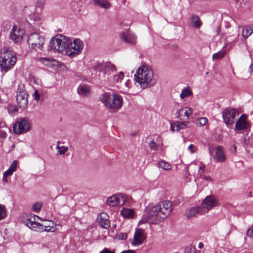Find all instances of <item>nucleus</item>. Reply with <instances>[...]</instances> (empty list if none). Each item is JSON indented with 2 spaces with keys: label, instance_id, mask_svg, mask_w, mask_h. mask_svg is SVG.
Wrapping results in <instances>:
<instances>
[{
  "label": "nucleus",
  "instance_id": "obj_25",
  "mask_svg": "<svg viewBox=\"0 0 253 253\" xmlns=\"http://www.w3.org/2000/svg\"><path fill=\"white\" fill-rule=\"evenodd\" d=\"M109 78L116 83H119L122 82L124 78V74L123 72H120L118 74H110Z\"/></svg>",
  "mask_w": 253,
  "mask_h": 253
},
{
  "label": "nucleus",
  "instance_id": "obj_10",
  "mask_svg": "<svg viewBox=\"0 0 253 253\" xmlns=\"http://www.w3.org/2000/svg\"><path fill=\"white\" fill-rule=\"evenodd\" d=\"M126 201L125 195L123 193L115 194L109 197L106 201L107 204L112 207L123 205Z\"/></svg>",
  "mask_w": 253,
  "mask_h": 253
},
{
  "label": "nucleus",
  "instance_id": "obj_8",
  "mask_svg": "<svg viewBox=\"0 0 253 253\" xmlns=\"http://www.w3.org/2000/svg\"><path fill=\"white\" fill-rule=\"evenodd\" d=\"M16 101L19 106L22 109H25L28 105V94L23 86H19L16 95Z\"/></svg>",
  "mask_w": 253,
  "mask_h": 253
},
{
  "label": "nucleus",
  "instance_id": "obj_4",
  "mask_svg": "<svg viewBox=\"0 0 253 253\" xmlns=\"http://www.w3.org/2000/svg\"><path fill=\"white\" fill-rule=\"evenodd\" d=\"M14 52L9 48L4 47L0 52V67L1 70L6 73L16 62Z\"/></svg>",
  "mask_w": 253,
  "mask_h": 253
},
{
  "label": "nucleus",
  "instance_id": "obj_17",
  "mask_svg": "<svg viewBox=\"0 0 253 253\" xmlns=\"http://www.w3.org/2000/svg\"><path fill=\"white\" fill-rule=\"evenodd\" d=\"M249 126V124L247 122L246 116L245 114H243L236 123L235 127L237 129L241 130L247 129Z\"/></svg>",
  "mask_w": 253,
  "mask_h": 253
},
{
  "label": "nucleus",
  "instance_id": "obj_40",
  "mask_svg": "<svg viewBox=\"0 0 253 253\" xmlns=\"http://www.w3.org/2000/svg\"><path fill=\"white\" fill-rule=\"evenodd\" d=\"M57 149H58V153L60 155H63L67 152L68 150V148L65 146L60 147L59 145L57 146Z\"/></svg>",
  "mask_w": 253,
  "mask_h": 253
},
{
  "label": "nucleus",
  "instance_id": "obj_38",
  "mask_svg": "<svg viewBox=\"0 0 253 253\" xmlns=\"http://www.w3.org/2000/svg\"><path fill=\"white\" fill-rule=\"evenodd\" d=\"M99 253H114V252L110 251L108 249H105L101 251ZM121 253H135V251L133 250H127L124 251Z\"/></svg>",
  "mask_w": 253,
  "mask_h": 253
},
{
  "label": "nucleus",
  "instance_id": "obj_43",
  "mask_svg": "<svg viewBox=\"0 0 253 253\" xmlns=\"http://www.w3.org/2000/svg\"><path fill=\"white\" fill-rule=\"evenodd\" d=\"M207 122L208 119L206 117H202L198 120V124L200 126H205Z\"/></svg>",
  "mask_w": 253,
  "mask_h": 253
},
{
  "label": "nucleus",
  "instance_id": "obj_48",
  "mask_svg": "<svg viewBox=\"0 0 253 253\" xmlns=\"http://www.w3.org/2000/svg\"><path fill=\"white\" fill-rule=\"evenodd\" d=\"M188 149L190 151L191 153H193L195 152L196 146H195L193 144H190L188 147Z\"/></svg>",
  "mask_w": 253,
  "mask_h": 253
},
{
  "label": "nucleus",
  "instance_id": "obj_39",
  "mask_svg": "<svg viewBox=\"0 0 253 253\" xmlns=\"http://www.w3.org/2000/svg\"><path fill=\"white\" fill-rule=\"evenodd\" d=\"M184 253H196V248L194 246H189L185 248Z\"/></svg>",
  "mask_w": 253,
  "mask_h": 253
},
{
  "label": "nucleus",
  "instance_id": "obj_20",
  "mask_svg": "<svg viewBox=\"0 0 253 253\" xmlns=\"http://www.w3.org/2000/svg\"><path fill=\"white\" fill-rule=\"evenodd\" d=\"M41 230L46 232H53L55 230L54 223L51 221L46 220L42 224Z\"/></svg>",
  "mask_w": 253,
  "mask_h": 253
},
{
  "label": "nucleus",
  "instance_id": "obj_42",
  "mask_svg": "<svg viewBox=\"0 0 253 253\" xmlns=\"http://www.w3.org/2000/svg\"><path fill=\"white\" fill-rule=\"evenodd\" d=\"M248 2V0H236V4L241 7L245 6Z\"/></svg>",
  "mask_w": 253,
  "mask_h": 253
},
{
  "label": "nucleus",
  "instance_id": "obj_1",
  "mask_svg": "<svg viewBox=\"0 0 253 253\" xmlns=\"http://www.w3.org/2000/svg\"><path fill=\"white\" fill-rule=\"evenodd\" d=\"M172 211V204L165 201L153 207L147 208L143 214V219L150 224H156L163 221Z\"/></svg>",
  "mask_w": 253,
  "mask_h": 253
},
{
  "label": "nucleus",
  "instance_id": "obj_47",
  "mask_svg": "<svg viewBox=\"0 0 253 253\" xmlns=\"http://www.w3.org/2000/svg\"><path fill=\"white\" fill-rule=\"evenodd\" d=\"M33 97H34V99L35 100H36L37 101H38L40 99V96L39 92L37 90H36L34 91V93L33 94Z\"/></svg>",
  "mask_w": 253,
  "mask_h": 253
},
{
  "label": "nucleus",
  "instance_id": "obj_55",
  "mask_svg": "<svg viewBox=\"0 0 253 253\" xmlns=\"http://www.w3.org/2000/svg\"><path fill=\"white\" fill-rule=\"evenodd\" d=\"M205 168V166L199 167L198 168L199 171L200 170H202L203 172L204 171Z\"/></svg>",
  "mask_w": 253,
  "mask_h": 253
},
{
  "label": "nucleus",
  "instance_id": "obj_7",
  "mask_svg": "<svg viewBox=\"0 0 253 253\" xmlns=\"http://www.w3.org/2000/svg\"><path fill=\"white\" fill-rule=\"evenodd\" d=\"M84 48L83 42L79 39H75L73 42L70 40L66 50V54L70 57H73L79 55Z\"/></svg>",
  "mask_w": 253,
  "mask_h": 253
},
{
  "label": "nucleus",
  "instance_id": "obj_49",
  "mask_svg": "<svg viewBox=\"0 0 253 253\" xmlns=\"http://www.w3.org/2000/svg\"><path fill=\"white\" fill-rule=\"evenodd\" d=\"M7 136L6 133L3 131V130H0V137L2 138H6Z\"/></svg>",
  "mask_w": 253,
  "mask_h": 253
},
{
  "label": "nucleus",
  "instance_id": "obj_22",
  "mask_svg": "<svg viewBox=\"0 0 253 253\" xmlns=\"http://www.w3.org/2000/svg\"><path fill=\"white\" fill-rule=\"evenodd\" d=\"M25 224L32 230H36L37 229L41 230L42 224L35 221H32L31 218L27 219Z\"/></svg>",
  "mask_w": 253,
  "mask_h": 253
},
{
  "label": "nucleus",
  "instance_id": "obj_57",
  "mask_svg": "<svg viewBox=\"0 0 253 253\" xmlns=\"http://www.w3.org/2000/svg\"><path fill=\"white\" fill-rule=\"evenodd\" d=\"M198 247L200 248V249H202L203 247H204V244L202 242H200L199 244V245H198Z\"/></svg>",
  "mask_w": 253,
  "mask_h": 253
},
{
  "label": "nucleus",
  "instance_id": "obj_16",
  "mask_svg": "<svg viewBox=\"0 0 253 253\" xmlns=\"http://www.w3.org/2000/svg\"><path fill=\"white\" fill-rule=\"evenodd\" d=\"M97 221L98 224L105 229H107L110 227V224L108 215L105 212L101 213L97 216Z\"/></svg>",
  "mask_w": 253,
  "mask_h": 253
},
{
  "label": "nucleus",
  "instance_id": "obj_53",
  "mask_svg": "<svg viewBox=\"0 0 253 253\" xmlns=\"http://www.w3.org/2000/svg\"><path fill=\"white\" fill-rule=\"evenodd\" d=\"M5 123L4 122H2V121L0 120V127H3L5 126Z\"/></svg>",
  "mask_w": 253,
  "mask_h": 253
},
{
  "label": "nucleus",
  "instance_id": "obj_26",
  "mask_svg": "<svg viewBox=\"0 0 253 253\" xmlns=\"http://www.w3.org/2000/svg\"><path fill=\"white\" fill-rule=\"evenodd\" d=\"M191 21L192 26L195 28L199 29L202 25V22L197 15H192L191 17Z\"/></svg>",
  "mask_w": 253,
  "mask_h": 253
},
{
  "label": "nucleus",
  "instance_id": "obj_9",
  "mask_svg": "<svg viewBox=\"0 0 253 253\" xmlns=\"http://www.w3.org/2000/svg\"><path fill=\"white\" fill-rule=\"evenodd\" d=\"M13 129L15 133L20 134L29 130L30 124L27 120L21 119L13 125Z\"/></svg>",
  "mask_w": 253,
  "mask_h": 253
},
{
  "label": "nucleus",
  "instance_id": "obj_32",
  "mask_svg": "<svg viewBox=\"0 0 253 253\" xmlns=\"http://www.w3.org/2000/svg\"><path fill=\"white\" fill-rule=\"evenodd\" d=\"M90 66L94 71L101 72L103 70V64H101L97 62L93 61L91 63Z\"/></svg>",
  "mask_w": 253,
  "mask_h": 253
},
{
  "label": "nucleus",
  "instance_id": "obj_12",
  "mask_svg": "<svg viewBox=\"0 0 253 253\" xmlns=\"http://www.w3.org/2000/svg\"><path fill=\"white\" fill-rule=\"evenodd\" d=\"M23 35L24 31L14 25L9 34V38L14 42H20L22 40Z\"/></svg>",
  "mask_w": 253,
  "mask_h": 253
},
{
  "label": "nucleus",
  "instance_id": "obj_58",
  "mask_svg": "<svg viewBox=\"0 0 253 253\" xmlns=\"http://www.w3.org/2000/svg\"><path fill=\"white\" fill-rule=\"evenodd\" d=\"M11 110L13 112H17L18 111V109H17V108L16 107L14 106V107H12Z\"/></svg>",
  "mask_w": 253,
  "mask_h": 253
},
{
  "label": "nucleus",
  "instance_id": "obj_36",
  "mask_svg": "<svg viewBox=\"0 0 253 253\" xmlns=\"http://www.w3.org/2000/svg\"><path fill=\"white\" fill-rule=\"evenodd\" d=\"M42 207V203L41 202H37L34 203L32 206V210L36 212L40 211Z\"/></svg>",
  "mask_w": 253,
  "mask_h": 253
},
{
  "label": "nucleus",
  "instance_id": "obj_41",
  "mask_svg": "<svg viewBox=\"0 0 253 253\" xmlns=\"http://www.w3.org/2000/svg\"><path fill=\"white\" fill-rule=\"evenodd\" d=\"M6 216V211L4 207L0 205V220L3 219Z\"/></svg>",
  "mask_w": 253,
  "mask_h": 253
},
{
  "label": "nucleus",
  "instance_id": "obj_19",
  "mask_svg": "<svg viewBox=\"0 0 253 253\" xmlns=\"http://www.w3.org/2000/svg\"><path fill=\"white\" fill-rule=\"evenodd\" d=\"M192 110L191 108L185 107L181 108L177 112V117L181 119L186 117V119L189 118L190 115L192 114Z\"/></svg>",
  "mask_w": 253,
  "mask_h": 253
},
{
  "label": "nucleus",
  "instance_id": "obj_37",
  "mask_svg": "<svg viewBox=\"0 0 253 253\" xmlns=\"http://www.w3.org/2000/svg\"><path fill=\"white\" fill-rule=\"evenodd\" d=\"M225 51H220L217 53H214L212 55L213 60H218L223 58L225 55Z\"/></svg>",
  "mask_w": 253,
  "mask_h": 253
},
{
  "label": "nucleus",
  "instance_id": "obj_60",
  "mask_svg": "<svg viewBox=\"0 0 253 253\" xmlns=\"http://www.w3.org/2000/svg\"><path fill=\"white\" fill-rule=\"evenodd\" d=\"M233 150H234V152L236 151V147H234Z\"/></svg>",
  "mask_w": 253,
  "mask_h": 253
},
{
  "label": "nucleus",
  "instance_id": "obj_3",
  "mask_svg": "<svg viewBox=\"0 0 253 253\" xmlns=\"http://www.w3.org/2000/svg\"><path fill=\"white\" fill-rule=\"evenodd\" d=\"M99 100L110 112H117L121 108L123 103L122 97L116 93L113 94L112 97L109 93H103L100 96Z\"/></svg>",
  "mask_w": 253,
  "mask_h": 253
},
{
  "label": "nucleus",
  "instance_id": "obj_54",
  "mask_svg": "<svg viewBox=\"0 0 253 253\" xmlns=\"http://www.w3.org/2000/svg\"><path fill=\"white\" fill-rule=\"evenodd\" d=\"M204 178L205 179L207 180H208V181H211L212 180V179L209 176H204Z\"/></svg>",
  "mask_w": 253,
  "mask_h": 253
},
{
  "label": "nucleus",
  "instance_id": "obj_11",
  "mask_svg": "<svg viewBox=\"0 0 253 253\" xmlns=\"http://www.w3.org/2000/svg\"><path fill=\"white\" fill-rule=\"evenodd\" d=\"M236 111L233 108L225 109L222 112V118L226 125L229 127L234 123Z\"/></svg>",
  "mask_w": 253,
  "mask_h": 253
},
{
  "label": "nucleus",
  "instance_id": "obj_52",
  "mask_svg": "<svg viewBox=\"0 0 253 253\" xmlns=\"http://www.w3.org/2000/svg\"><path fill=\"white\" fill-rule=\"evenodd\" d=\"M7 176L4 173L3 174V177H2V181L4 183H7Z\"/></svg>",
  "mask_w": 253,
  "mask_h": 253
},
{
  "label": "nucleus",
  "instance_id": "obj_34",
  "mask_svg": "<svg viewBox=\"0 0 253 253\" xmlns=\"http://www.w3.org/2000/svg\"><path fill=\"white\" fill-rule=\"evenodd\" d=\"M188 123L187 122H175V126H176V130L177 131H179L180 129H184L187 126V124H188Z\"/></svg>",
  "mask_w": 253,
  "mask_h": 253
},
{
  "label": "nucleus",
  "instance_id": "obj_24",
  "mask_svg": "<svg viewBox=\"0 0 253 253\" xmlns=\"http://www.w3.org/2000/svg\"><path fill=\"white\" fill-rule=\"evenodd\" d=\"M134 211L132 209L124 208L121 211V214L125 218H132Z\"/></svg>",
  "mask_w": 253,
  "mask_h": 253
},
{
  "label": "nucleus",
  "instance_id": "obj_21",
  "mask_svg": "<svg viewBox=\"0 0 253 253\" xmlns=\"http://www.w3.org/2000/svg\"><path fill=\"white\" fill-rule=\"evenodd\" d=\"M37 60L42 65L49 67L53 66L54 63L56 62L55 60L46 57H40Z\"/></svg>",
  "mask_w": 253,
  "mask_h": 253
},
{
  "label": "nucleus",
  "instance_id": "obj_50",
  "mask_svg": "<svg viewBox=\"0 0 253 253\" xmlns=\"http://www.w3.org/2000/svg\"><path fill=\"white\" fill-rule=\"evenodd\" d=\"M119 238L122 240H125L127 238V234L126 233H122L119 235Z\"/></svg>",
  "mask_w": 253,
  "mask_h": 253
},
{
  "label": "nucleus",
  "instance_id": "obj_14",
  "mask_svg": "<svg viewBox=\"0 0 253 253\" xmlns=\"http://www.w3.org/2000/svg\"><path fill=\"white\" fill-rule=\"evenodd\" d=\"M145 238L144 230L142 229H137L134 235L132 244L134 245H141Z\"/></svg>",
  "mask_w": 253,
  "mask_h": 253
},
{
  "label": "nucleus",
  "instance_id": "obj_18",
  "mask_svg": "<svg viewBox=\"0 0 253 253\" xmlns=\"http://www.w3.org/2000/svg\"><path fill=\"white\" fill-rule=\"evenodd\" d=\"M120 38L126 43L134 44L136 43V37L134 35L127 34L125 32L120 33Z\"/></svg>",
  "mask_w": 253,
  "mask_h": 253
},
{
  "label": "nucleus",
  "instance_id": "obj_15",
  "mask_svg": "<svg viewBox=\"0 0 253 253\" xmlns=\"http://www.w3.org/2000/svg\"><path fill=\"white\" fill-rule=\"evenodd\" d=\"M202 206L208 210H211L217 206V202L213 196H208L202 202Z\"/></svg>",
  "mask_w": 253,
  "mask_h": 253
},
{
  "label": "nucleus",
  "instance_id": "obj_27",
  "mask_svg": "<svg viewBox=\"0 0 253 253\" xmlns=\"http://www.w3.org/2000/svg\"><path fill=\"white\" fill-rule=\"evenodd\" d=\"M94 3L104 9H108L111 6V3L107 0H94Z\"/></svg>",
  "mask_w": 253,
  "mask_h": 253
},
{
  "label": "nucleus",
  "instance_id": "obj_46",
  "mask_svg": "<svg viewBox=\"0 0 253 253\" xmlns=\"http://www.w3.org/2000/svg\"><path fill=\"white\" fill-rule=\"evenodd\" d=\"M247 234L249 237L253 238V227H250L249 228L247 231Z\"/></svg>",
  "mask_w": 253,
  "mask_h": 253
},
{
  "label": "nucleus",
  "instance_id": "obj_44",
  "mask_svg": "<svg viewBox=\"0 0 253 253\" xmlns=\"http://www.w3.org/2000/svg\"><path fill=\"white\" fill-rule=\"evenodd\" d=\"M149 146L151 150H157L158 149V145L154 142V140H152L149 143Z\"/></svg>",
  "mask_w": 253,
  "mask_h": 253
},
{
  "label": "nucleus",
  "instance_id": "obj_45",
  "mask_svg": "<svg viewBox=\"0 0 253 253\" xmlns=\"http://www.w3.org/2000/svg\"><path fill=\"white\" fill-rule=\"evenodd\" d=\"M45 3V0H37L36 5V7H42Z\"/></svg>",
  "mask_w": 253,
  "mask_h": 253
},
{
  "label": "nucleus",
  "instance_id": "obj_56",
  "mask_svg": "<svg viewBox=\"0 0 253 253\" xmlns=\"http://www.w3.org/2000/svg\"><path fill=\"white\" fill-rule=\"evenodd\" d=\"M249 27L251 32H252V34L253 33V24L250 25L248 26Z\"/></svg>",
  "mask_w": 253,
  "mask_h": 253
},
{
  "label": "nucleus",
  "instance_id": "obj_6",
  "mask_svg": "<svg viewBox=\"0 0 253 253\" xmlns=\"http://www.w3.org/2000/svg\"><path fill=\"white\" fill-rule=\"evenodd\" d=\"M44 42V37L37 33H31L27 39L29 47L36 51L42 50Z\"/></svg>",
  "mask_w": 253,
  "mask_h": 253
},
{
  "label": "nucleus",
  "instance_id": "obj_59",
  "mask_svg": "<svg viewBox=\"0 0 253 253\" xmlns=\"http://www.w3.org/2000/svg\"><path fill=\"white\" fill-rule=\"evenodd\" d=\"M219 31H220V27H217V34H218L219 33Z\"/></svg>",
  "mask_w": 253,
  "mask_h": 253
},
{
  "label": "nucleus",
  "instance_id": "obj_31",
  "mask_svg": "<svg viewBox=\"0 0 253 253\" xmlns=\"http://www.w3.org/2000/svg\"><path fill=\"white\" fill-rule=\"evenodd\" d=\"M200 207L193 208L187 210L186 211V216L188 218L194 217L196 214L200 212Z\"/></svg>",
  "mask_w": 253,
  "mask_h": 253
},
{
  "label": "nucleus",
  "instance_id": "obj_2",
  "mask_svg": "<svg viewBox=\"0 0 253 253\" xmlns=\"http://www.w3.org/2000/svg\"><path fill=\"white\" fill-rule=\"evenodd\" d=\"M134 80L142 89L153 86L156 84L152 70L146 65L138 67L134 74Z\"/></svg>",
  "mask_w": 253,
  "mask_h": 253
},
{
  "label": "nucleus",
  "instance_id": "obj_30",
  "mask_svg": "<svg viewBox=\"0 0 253 253\" xmlns=\"http://www.w3.org/2000/svg\"><path fill=\"white\" fill-rule=\"evenodd\" d=\"M192 95L193 93L190 87L187 86L182 90L180 94V97L181 99H184V98L191 96Z\"/></svg>",
  "mask_w": 253,
  "mask_h": 253
},
{
  "label": "nucleus",
  "instance_id": "obj_29",
  "mask_svg": "<svg viewBox=\"0 0 253 253\" xmlns=\"http://www.w3.org/2000/svg\"><path fill=\"white\" fill-rule=\"evenodd\" d=\"M17 162L16 160H14L12 162V164H11L9 168L5 171L3 173H4L7 176H10L13 173L16 171L17 169Z\"/></svg>",
  "mask_w": 253,
  "mask_h": 253
},
{
  "label": "nucleus",
  "instance_id": "obj_13",
  "mask_svg": "<svg viewBox=\"0 0 253 253\" xmlns=\"http://www.w3.org/2000/svg\"><path fill=\"white\" fill-rule=\"evenodd\" d=\"M215 155L213 157V160L217 163L224 162L226 159V155L225 151L222 146L218 145L214 149Z\"/></svg>",
  "mask_w": 253,
  "mask_h": 253
},
{
  "label": "nucleus",
  "instance_id": "obj_23",
  "mask_svg": "<svg viewBox=\"0 0 253 253\" xmlns=\"http://www.w3.org/2000/svg\"><path fill=\"white\" fill-rule=\"evenodd\" d=\"M77 92L80 95L87 96L90 92V88L88 85L82 84L78 87Z\"/></svg>",
  "mask_w": 253,
  "mask_h": 253
},
{
  "label": "nucleus",
  "instance_id": "obj_33",
  "mask_svg": "<svg viewBox=\"0 0 253 253\" xmlns=\"http://www.w3.org/2000/svg\"><path fill=\"white\" fill-rule=\"evenodd\" d=\"M158 166L166 170H170L171 169L170 165L164 160L159 161Z\"/></svg>",
  "mask_w": 253,
  "mask_h": 253
},
{
  "label": "nucleus",
  "instance_id": "obj_5",
  "mask_svg": "<svg viewBox=\"0 0 253 253\" xmlns=\"http://www.w3.org/2000/svg\"><path fill=\"white\" fill-rule=\"evenodd\" d=\"M70 39L62 35H57L52 38L49 42L48 47L50 50L63 53L66 52Z\"/></svg>",
  "mask_w": 253,
  "mask_h": 253
},
{
  "label": "nucleus",
  "instance_id": "obj_35",
  "mask_svg": "<svg viewBox=\"0 0 253 253\" xmlns=\"http://www.w3.org/2000/svg\"><path fill=\"white\" fill-rule=\"evenodd\" d=\"M249 27L246 26H244L242 30V36L246 39L248 38L251 34L252 32L250 31Z\"/></svg>",
  "mask_w": 253,
  "mask_h": 253
},
{
  "label": "nucleus",
  "instance_id": "obj_28",
  "mask_svg": "<svg viewBox=\"0 0 253 253\" xmlns=\"http://www.w3.org/2000/svg\"><path fill=\"white\" fill-rule=\"evenodd\" d=\"M103 70H104L105 72L111 71L112 72L111 74L117 72V69L116 66L110 62H106L104 63Z\"/></svg>",
  "mask_w": 253,
  "mask_h": 253
},
{
  "label": "nucleus",
  "instance_id": "obj_51",
  "mask_svg": "<svg viewBox=\"0 0 253 253\" xmlns=\"http://www.w3.org/2000/svg\"><path fill=\"white\" fill-rule=\"evenodd\" d=\"M175 127H176L175 123H174L173 124H171L170 130L172 132L174 131Z\"/></svg>",
  "mask_w": 253,
  "mask_h": 253
}]
</instances>
